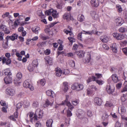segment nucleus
Wrapping results in <instances>:
<instances>
[{
    "mask_svg": "<svg viewBox=\"0 0 127 127\" xmlns=\"http://www.w3.org/2000/svg\"><path fill=\"white\" fill-rule=\"evenodd\" d=\"M69 73V71L67 69H64L62 71L63 74L67 75Z\"/></svg>",
    "mask_w": 127,
    "mask_h": 127,
    "instance_id": "nucleus-41",
    "label": "nucleus"
},
{
    "mask_svg": "<svg viewBox=\"0 0 127 127\" xmlns=\"http://www.w3.org/2000/svg\"><path fill=\"white\" fill-rule=\"evenodd\" d=\"M116 7L118 12L119 13L121 12L122 11V9L121 5L119 4L117 5Z\"/></svg>",
    "mask_w": 127,
    "mask_h": 127,
    "instance_id": "nucleus-35",
    "label": "nucleus"
},
{
    "mask_svg": "<svg viewBox=\"0 0 127 127\" xmlns=\"http://www.w3.org/2000/svg\"><path fill=\"white\" fill-rule=\"evenodd\" d=\"M4 34L2 32H0V41L3 40Z\"/></svg>",
    "mask_w": 127,
    "mask_h": 127,
    "instance_id": "nucleus-54",
    "label": "nucleus"
},
{
    "mask_svg": "<svg viewBox=\"0 0 127 127\" xmlns=\"http://www.w3.org/2000/svg\"><path fill=\"white\" fill-rule=\"evenodd\" d=\"M121 124L118 122H117L115 125V127H121Z\"/></svg>",
    "mask_w": 127,
    "mask_h": 127,
    "instance_id": "nucleus-61",
    "label": "nucleus"
},
{
    "mask_svg": "<svg viewBox=\"0 0 127 127\" xmlns=\"http://www.w3.org/2000/svg\"><path fill=\"white\" fill-rule=\"evenodd\" d=\"M53 9H51L48 10H47L45 12V14L46 15H50L52 14Z\"/></svg>",
    "mask_w": 127,
    "mask_h": 127,
    "instance_id": "nucleus-36",
    "label": "nucleus"
},
{
    "mask_svg": "<svg viewBox=\"0 0 127 127\" xmlns=\"http://www.w3.org/2000/svg\"><path fill=\"white\" fill-rule=\"evenodd\" d=\"M95 75L96 77H95L96 78V79L97 78H101L102 77V74L99 73H95Z\"/></svg>",
    "mask_w": 127,
    "mask_h": 127,
    "instance_id": "nucleus-47",
    "label": "nucleus"
},
{
    "mask_svg": "<svg viewBox=\"0 0 127 127\" xmlns=\"http://www.w3.org/2000/svg\"><path fill=\"white\" fill-rule=\"evenodd\" d=\"M115 21L117 24V25L118 26H121L124 22L123 19L120 17H119L116 19Z\"/></svg>",
    "mask_w": 127,
    "mask_h": 127,
    "instance_id": "nucleus-11",
    "label": "nucleus"
},
{
    "mask_svg": "<svg viewBox=\"0 0 127 127\" xmlns=\"http://www.w3.org/2000/svg\"><path fill=\"white\" fill-rule=\"evenodd\" d=\"M100 40L104 42H106L109 39L108 37L106 35L102 36L100 37Z\"/></svg>",
    "mask_w": 127,
    "mask_h": 127,
    "instance_id": "nucleus-22",
    "label": "nucleus"
},
{
    "mask_svg": "<svg viewBox=\"0 0 127 127\" xmlns=\"http://www.w3.org/2000/svg\"><path fill=\"white\" fill-rule=\"evenodd\" d=\"M71 88L73 90H76L77 91H79L83 89V86L82 85L79 84L77 83H75L72 85Z\"/></svg>",
    "mask_w": 127,
    "mask_h": 127,
    "instance_id": "nucleus-3",
    "label": "nucleus"
},
{
    "mask_svg": "<svg viewBox=\"0 0 127 127\" xmlns=\"http://www.w3.org/2000/svg\"><path fill=\"white\" fill-rule=\"evenodd\" d=\"M31 64L32 65V66H33L34 67V68L36 67H37L38 64L37 61L35 60H33L32 62V64Z\"/></svg>",
    "mask_w": 127,
    "mask_h": 127,
    "instance_id": "nucleus-37",
    "label": "nucleus"
},
{
    "mask_svg": "<svg viewBox=\"0 0 127 127\" xmlns=\"http://www.w3.org/2000/svg\"><path fill=\"white\" fill-rule=\"evenodd\" d=\"M5 56L7 58L5 57H3L2 63L4 64L6 63V64L8 65L10 64L11 63V61L9 57H10V55L9 53H6L5 54Z\"/></svg>",
    "mask_w": 127,
    "mask_h": 127,
    "instance_id": "nucleus-2",
    "label": "nucleus"
},
{
    "mask_svg": "<svg viewBox=\"0 0 127 127\" xmlns=\"http://www.w3.org/2000/svg\"><path fill=\"white\" fill-rule=\"evenodd\" d=\"M120 32L122 33H124L127 31V28L124 27H121L119 29Z\"/></svg>",
    "mask_w": 127,
    "mask_h": 127,
    "instance_id": "nucleus-30",
    "label": "nucleus"
},
{
    "mask_svg": "<svg viewBox=\"0 0 127 127\" xmlns=\"http://www.w3.org/2000/svg\"><path fill=\"white\" fill-rule=\"evenodd\" d=\"M69 97L68 95L66 96V99L64 102H62V105L66 104V105L68 107V108L72 110L74 108V107L72 106L70 103L68 101V98Z\"/></svg>",
    "mask_w": 127,
    "mask_h": 127,
    "instance_id": "nucleus-5",
    "label": "nucleus"
},
{
    "mask_svg": "<svg viewBox=\"0 0 127 127\" xmlns=\"http://www.w3.org/2000/svg\"><path fill=\"white\" fill-rule=\"evenodd\" d=\"M111 77L113 82L115 83H117L120 80L117 75L116 74H113L111 76Z\"/></svg>",
    "mask_w": 127,
    "mask_h": 127,
    "instance_id": "nucleus-13",
    "label": "nucleus"
},
{
    "mask_svg": "<svg viewBox=\"0 0 127 127\" xmlns=\"http://www.w3.org/2000/svg\"><path fill=\"white\" fill-rule=\"evenodd\" d=\"M68 39L69 40L70 42L71 43V45L73 42L75 41V39L73 38L72 37H68Z\"/></svg>",
    "mask_w": 127,
    "mask_h": 127,
    "instance_id": "nucleus-44",
    "label": "nucleus"
},
{
    "mask_svg": "<svg viewBox=\"0 0 127 127\" xmlns=\"http://www.w3.org/2000/svg\"><path fill=\"white\" fill-rule=\"evenodd\" d=\"M28 80H26L23 83V86L26 88H29L31 91H33L34 90V87L31 85L29 83Z\"/></svg>",
    "mask_w": 127,
    "mask_h": 127,
    "instance_id": "nucleus-8",
    "label": "nucleus"
},
{
    "mask_svg": "<svg viewBox=\"0 0 127 127\" xmlns=\"http://www.w3.org/2000/svg\"><path fill=\"white\" fill-rule=\"evenodd\" d=\"M46 94L48 96H50L53 97L54 95V93L52 91L49 90L47 91L46 92Z\"/></svg>",
    "mask_w": 127,
    "mask_h": 127,
    "instance_id": "nucleus-25",
    "label": "nucleus"
},
{
    "mask_svg": "<svg viewBox=\"0 0 127 127\" xmlns=\"http://www.w3.org/2000/svg\"><path fill=\"white\" fill-rule=\"evenodd\" d=\"M18 38V35L16 33L13 34L12 36H7L5 38L7 40V42H8V40H11L12 41H13L15 39H17Z\"/></svg>",
    "mask_w": 127,
    "mask_h": 127,
    "instance_id": "nucleus-10",
    "label": "nucleus"
},
{
    "mask_svg": "<svg viewBox=\"0 0 127 127\" xmlns=\"http://www.w3.org/2000/svg\"><path fill=\"white\" fill-rule=\"evenodd\" d=\"M110 48L114 52L116 53L117 52V47L115 44H111L110 46Z\"/></svg>",
    "mask_w": 127,
    "mask_h": 127,
    "instance_id": "nucleus-21",
    "label": "nucleus"
},
{
    "mask_svg": "<svg viewBox=\"0 0 127 127\" xmlns=\"http://www.w3.org/2000/svg\"><path fill=\"white\" fill-rule=\"evenodd\" d=\"M9 13L8 12H6L2 16V18H4L5 17H7L9 15Z\"/></svg>",
    "mask_w": 127,
    "mask_h": 127,
    "instance_id": "nucleus-51",
    "label": "nucleus"
},
{
    "mask_svg": "<svg viewBox=\"0 0 127 127\" xmlns=\"http://www.w3.org/2000/svg\"><path fill=\"white\" fill-rule=\"evenodd\" d=\"M6 26L3 25H0V29H2L4 31L5 29H6Z\"/></svg>",
    "mask_w": 127,
    "mask_h": 127,
    "instance_id": "nucleus-48",
    "label": "nucleus"
},
{
    "mask_svg": "<svg viewBox=\"0 0 127 127\" xmlns=\"http://www.w3.org/2000/svg\"><path fill=\"white\" fill-rule=\"evenodd\" d=\"M4 71V73L5 75H7V76L12 75L11 73L9 68L6 69Z\"/></svg>",
    "mask_w": 127,
    "mask_h": 127,
    "instance_id": "nucleus-29",
    "label": "nucleus"
},
{
    "mask_svg": "<svg viewBox=\"0 0 127 127\" xmlns=\"http://www.w3.org/2000/svg\"><path fill=\"white\" fill-rule=\"evenodd\" d=\"M67 116L68 117H70L72 116V114L71 111L69 109L67 110Z\"/></svg>",
    "mask_w": 127,
    "mask_h": 127,
    "instance_id": "nucleus-50",
    "label": "nucleus"
},
{
    "mask_svg": "<svg viewBox=\"0 0 127 127\" xmlns=\"http://www.w3.org/2000/svg\"><path fill=\"white\" fill-rule=\"evenodd\" d=\"M20 23V22L19 20H16L14 22V25L15 26H18L19 25Z\"/></svg>",
    "mask_w": 127,
    "mask_h": 127,
    "instance_id": "nucleus-64",
    "label": "nucleus"
},
{
    "mask_svg": "<svg viewBox=\"0 0 127 127\" xmlns=\"http://www.w3.org/2000/svg\"><path fill=\"white\" fill-rule=\"evenodd\" d=\"M87 90V94L88 95H90L92 94L93 93V91L92 89H88Z\"/></svg>",
    "mask_w": 127,
    "mask_h": 127,
    "instance_id": "nucleus-45",
    "label": "nucleus"
},
{
    "mask_svg": "<svg viewBox=\"0 0 127 127\" xmlns=\"http://www.w3.org/2000/svg\"><path fill=\"white\" fill-rule=\"evenodd\" d=\"M55 70L57 76L58 77L60 76L62 73V71L61 69L59 67H57L55 68Z\"/></svg>",
    "mask_w": 127,
    "mask_h": 127,
    "instance_id": "nucleus-20",
    "label": "nucleus"
},
{
    "mask_svg": "<svg viewBox=\"0 0 127 127\" xmlns=\"http://www.w3.org/2000/svg\"><path fill=\"white\" fill-rule=\"evenodd\" d=\"M16 76L17 79H18L19 80H20L22 77V74L21 72H18Z\"/></svg>",
    "mask_w": 127,
    "mask_h": 127,
    "instance_id": "nucleus-40",
    "label": "nucleus"
},
{
    "mask_svg": "<svg viewBox=\"0 0 127 127\" xmlns=\"http://www.w3.org/2000/svg\"><path fill=\"white\" fill-rule=\"evenodd\" d=\"M51 15L53 18L54 19L57 18L59 17V13L57 12L56 10L53 9Z\"/></svg>",
    "mask_w": 127,
    "mask_h": 127,
    "instance_id": "nucleus-16",
    "label": "nucleus"
},
{
    "mask_svg": "<svg viewBox=\"0 0 127 127\" xmlns=\"http://www.w3.org/2000/svg\"><path fill=\"white\" fill-rule=\"evenodd\" d=\"M77 19L78 21L80 22H82L84 21L85 18L83 14H79L78 16Z\"/></svg>",
    "mask_w": 127,
    "mask_h": 127,
    "instance_id": "nucleus-26",
    "label": "nucleus"
},
{
    "mask_svg": "<svg viewBox=\"0 0 127 127\" xmlns=\"http://www.w3.org/2000/svg\"><path fill=\"white\" fill-rule=\"evenodd\" d=\"M53 121L51 119L48 120L46 122V126L48 127H52V125Z\"/></svg>",
    "mask_w": 127,
    "mask_h": 127,
    "instance_id": "nucleus-24",
    "label": "nucleus"
},
{
    "mask_svg": "<svg viewBox=\"0 0 127 127\" xmlns=\"http://www.w3.org/2000/svg\"><path fill=\"white\" fill-rule=\"evenodd\" d=\"M96 78L95 76H92L91 77H89L88 79L87 80V83H89L92 81H95Z\"/></svg>",
    "mask_w": 127,
    "mask_h": 127,
    "instance_id": "nucleus-28",
    "label": "nucleus"
},
{
    "mask_svg": "<svg viewBox=\"0 0 127 127\" xmlns=\"http://www.w3.org/2000/svg\"><path fill=\"white\" fill-rule=\"evenodd\" d=\"M91 3L92 6L97 7L99 5L98 0H91Z\"/></svg>",
    "mask_w": 127,
    "mask_h": 127,
    "instance_id": "nucleus-12",
    "label": "nucleus"
},
{
    "mask_svg": "<svg viewBox=\"0 0 127 127\" xmlns=\"http://www.w3.org/2000/svg\"><path fill=\"white\" fill-rule=\"evenodd\" d=\"M94 102L97 105L100 106L102 103L101 99L98 97H95L94 98Z\"/></svg>",
    "mask_w": 127,
    "mask_h": 127,
    "instance_id": "nucleus-14",
    "label": "nucleus"
},
{
    "mask_svg": "<svg viewBox=\"0 0 127 127\" xmlns=\"http://www.w3.org/2000/svg\"><path fill=\"white\" fill-rule=\"evenodd\" d=\"M5 92L7 95H9L13 96L15 94L14 90L10 88L6 89Z\"/></svg>",
    "mask_w": 127,
    "mask_h": 127,
    "instance_id": "nucleus-9",
    "label": "nucleus"
},
{
    "mask_svg": "<svg viewBox=\"0 0 127 127\" xmlns=\"http://www.w3.org/2000/svg\"><path fill=\"white\" fill-rule=\"evenodd\" d=\"M90 14L94 19H96L98 18V15L94 11H91Z\"/></svg>",
    "mask_w": 127,
    "mask_h": 127,
    "instance_id": "nucleus-23",
    "label": "nucleus"
},
{
    "mask_svg": "<svg viewBox=\"0 0 127 127\" xmlns=\"http://www.w3.org/2000/svg\"><path fill=\"white\" fill-rule=\"evenodd\" d=\"M106 90L107 93L110 94L112 93L114 91V89L111 88L110 85L109 84L107 85Z\"/></svg>",
    "mask_w": 127,
    "mask_h": 127,
    "instance_id": "nucleus-17",
    "label": "nucleus"
},
{
    "mask_svg": "<svg viewBox=\"0 0 127 127\" xmlns=\"http://www.w3.org/2000/svg\"><path fill=\"white\" fill-rule=\"evenodd\" d=\"M22 105V104L21 103H19L17 104L16 107L18 109H19L21 107Z\"/></svg>",
    "mask_w": 127,
    "mask_h": 127,
    "instance_id": "nucleus-60",
    "label": "nucleus"
},
{
    "mask_svg": "<svg viewBox=\"0 0 127 127\" xmlns=\"http://www.w3.org/2000/svg\"><path fill=\"white\" fill-rule=\"evenodd\" d=\"M84 114L83 112L81 111L80 113H79L78 115V118L82 119L84 117Z\"/></svg>",
    "mask_w": 127,
    "mask_h": 127,
    "instance_id": "nucleus-34",
    "label": "nucleus"
},
{
    "mask_svg": "<svg viewBox=\"0 0 127 127\" xmlns=\"http://www.w3.org/2000/svg\"><path fill=\"white\" fill-rule=\"evenodd\" d=\"M72 104L74 105H76L78 103L77 100L73 101L72 102Z\"/></svg>",
    "mask_w": 127,
    "mask_h": 127,
    "instance_id": "nucleus-63",
    "label": "nucleus"
},
{
    "mask_svg": "<svg viewBox=\"0 0 127 127\" xmlns=\"http://www.w3.org/2000/svg\"><path fill=\"white\" fill-rule=\"evenodd\" d=\"M34 67L32 65L29 64L27 67V69L30 72L32 71L34 69Z\"/></svg>",
    "mask_w": 127,
    "mask_h": 127,
    "instance_id": "nucleus-33",
    "label": "nucleus"
},
{
    "mask_svg": "<svg viewBox=\"0 0 127 127\" xmlns=\"http://www.w3.org/2000/svg\"><path fill=\"white\" fill-rule=\"evenodd\" d=\"M69 64L72 67H74L75 66V62L73 61H71L69 63Z\"/></svg>",
    "mask_w": 127,
    "mask_h": 127,
    "instance_id": "nucleus-58",
    "label": "nucleus"
},
{
    "mask_svg": "<svg viewBox=\"0 0 127 127\" xmlns=\"http://www.w3.org/2000/svg\"><path fill=\"white\" fill-rule=\"evenodd\" d=\"M71 16V15L69 12H66L63 15V18L64 19L69 20Z\"/></svg>",
    "mask_w": 127,
    "mask_h": 127,
    "instance_id": "nucleus-15",
    "label": "nucleus"
},
{
    "mask_svg": "<svg viewBox=\"0 0 127 127\" xmlns=\"http://www.w3.org/2000/svg\"><path fill=\"white\" fill-rule=\"evenodd\" d=\"M45 59L46 64H48L50 65H51L52 64V59L51 57L47 56L45 58Z\"/></svg>",
    "mask_w": 127,
    "mask_h": 127,
    "instance_id": "nucleus-18",
    "label": "nucleus"
},
{
    "mask_svg": "<svg viewBox=\"0 0 127 127\" xmlns=\"http://www.w3.org/2000/svg\"><path fill=\"white\" fill-rule=\"evenodd\" d=\"M108 116L106 113H105L103 115L102 119L103 121H107L108 120Z\"/></svg>",
    "mask_w": 127,
    "mask_h": 127,
    "instance_id": "nucleus-31",
    "label": "nucleus"
},
{
    "mask_svg": "<svg viewBox=\"0 0 127 127\" xmlns=\"http://www.w3.org/2000/svg\"><path fill=\"white\" fill-rule=\"evenodd\" d=\"M19 80L18 79H17L16 78L14 79V84L16 85H18L20 83V82H18V81Z\"/></svg>",
    "mask_w": 127,
    "mask_h": 127,
    "instance_id": "nucleus-49",
    "label": "nucleus"
},
{
    "mask_svg": "<svg viewBox=\"0 0 127 127\" xmlns=\"http://www.w3.org/2000/svg\"><path fill=\"white\" fill-rule=\"evenodd\" d=\"M40 28L39 27H35L32 28V29L33 32L35 34H38V31L40 30Z\"/></svg>",
    "mask_w": 127,
    "mask_h": 127,
    "instance_id": "nucleus-27",
    "label": "nucleus"
},
{
    "mask_svg": "<svg viewBox=\"0 0 127 127\" xmlns=\"http://www.w3.org/2000/svg\"><path fill=\"white\" fill-rule=\"evenodd\" d=\"M113 36L118 40H121L124 38L125 36L123 34L114 33L112 34Z\"/></svg>",
    "mask_w": 127,
    "mask_h": 127,
    "instance_id": "nucleus-7",
    "label": "nucleus"
},
{
    "mask_svg": "<svg viewBox=\"0 0 127 127\" xmlns=\"http://www.w3.org/2000/svg\"><path fill=\"white\" fill-rule=\"evenodd\" d=\"M57 23V22H53L47 25V27L49 28L53 27Z\"/></svg>",
    "mask_w": 127,
    "mask_h": 127,
    "instance_id": "nucleus-46",
    "label": "nucleus"
},
{
    "mask_svg": "<svg viewBox=\"0 0 127 127\" xmlns=\"http://www.w3.org/2000/svg\"><path fill=\"white\" fill-rule=\"evenodd\" d=\"M121 108V112L122 114H123L126 112V109L125 107L123 106H122Z\"/></svg>",
    "mask_w": 127,
    "mask_h": 127,
    "instance_id": "nucleus-42",
    "label": "nucleus"
},
{
    "mask_svg": "<svg viewBox=\"0 0 127 127\" xmlns=\"http://www.w3.org/2000/svg\"><path fill=\"white\" fill-rule=\"evenodd\" d=\"M8 42H7V40H6V42H5L4 44H3L2 46L4 48H6L8 47Z\"/></svg>",
    "mask_w": 127,
    "mask_h": 127,
    "instance_id": "nucleus-56",
    "label": "nucleus"
},
{
    "mask_svg": "<svg viewBox=\"0 0 127 127\" xmlns=\"http://www.w3.org/2000/svg\"><path fill=\"white\" fill-rule=\"evenodd\" d=\"M112 104L110 102L107 101L106 103L105 104V105L107 106L110 107L112 105Z\"/></svg>",
    "mask_w": 127,
    "mask_h": 127,
    "instance_id": "nucleus-53",
    "label": "nucleus"
},
{
    "mask_svg": "<svg viewBox=\"0 0 127 127\" xmlns=\"http://www.w3.org/2000/svg\"><path fill=\"white\" fill-rule=\"evenodd\" d=\"M44 53L45 55H48L50 53V50L49 49L46 50L44 51Z\"/></svg>",
    "mask_w": 127,
    "mask_h": 127,
    "instance_id": "nucleus-55",
    "label": "nucleus"
},
{
    "mask_svg": "<svg viewBox=\"0 0 127 127\" xmlns=\"http://www.w3.org/2000/svg\"><path fill=\"white\" fill-rule=\"evenodd\" d=\"M54 102V101L53 99L49 100L48 99H46L43 104V106L45 107H48L49 106H52Z\"/></svg>",
    "mask_w": 127,
    "mask_h": 127,
    "instance_id": "nucleus-4",
    "label": "nucleus"
},
{
    "mask_svg": "<svg viewBox=\"0 0 127 127\" xmlns=\"http://www.w3.org/2000/svg\"><path fill=\"white\" fill-rule=\"evenodd\" d=\"M38 115V118H41L43 116L42 111L39 109H37L35 112V113L34 114L33 118L34 119V121H36L37 120V117Z\"/></svg>",
    "mask_w": 127,
    "mask_h": 127,
    "instance_id": "nucleus-1",
    "label": "nucleus"
},
{
    "mask_svg": "<svg viewBox=\"0 0 127 127\" xmlns=\"http://www.w3.org/2000/svg\"><path fill=\"white\" fill-rule=\"evenodd\" d=\"M37 83H39L41 85L43 86L46 83V81L44 79H41L39 81H38Z\"/></svg>",
    "mask_w": 127,
    "mask_h": 127,
    "instance_id": "nucleus-32",
    "label": "nucleus"
},
{
    "mask_svg": "<svg viewBox=\"0 0 127 127\" xmlns=\"http://www.w3.org/2000/svg\"><path fill=\"white\" fill-rule=\"evenodd\" d=\"M9 118L11 120H12L14 121H16V118H15L14 115H12L9 116Z\"/></svg>",
    "mask_w": 127,
    "mask_h": 127,
    "instance_id": "nucleus-59",
    "label": "nucleus"
},
{
    "mask_svg": "<svg viewBox=\"0 0 127 127\" xmlns=\"http://www.w3.org/2000/svg\"><path fill=\"white\" fill-rule=\"evenodd\" d=\"M75 54L80 58H82L84 56V52L82 50L79 51L75 52Z\"/></svg>",
    "mask_w": 127,
    "mask_h": 127,
    "instance_id": "nucleus-19",
    "label": "nucleus"
},
{
    "mask_svg": "<svg viewBox=\"0 0 127 127\" xmlns=\"http://www.w3.org/2000/svg\"><path fill=\"white\" fill-rule=\"evenodd\" d=\"M5 83L6 84H9L12 83L13 80L12 75L7 76L4 78Z\"/></svg>",
    "mask_w": 127,
    "mask_h": 127,
    "instance_id": "nucleus-6",
    "label": "nucleus"
},
{
    "mask_svg": "<svg viewBox=\"0 0 127 127\" xmlns=\"http://www.w3.org/2000/svg\"><path fill=\"white\" fill-rule=\"evenodd\" d=\"M38 103L37 101H34L33 102L32 105L34 107H36L38 105Z\"/></svg>",
    "mask_w": 127,
    "mask_h": 127,
    "instance_id": "nucleus-43",
    "label": "nucleus"
},
{
    "mask_svg": "<svg viewBox=\"0 0 127 127\" xmlns=\"http://www.w3.org/2000/svg\"><path fill=\"white\" fill-rule=\"evenodd\" d=\"M95 81L97 83L100 85H102L104 83L103 81L101 80H97L95 79Z\"/></svg>",
    "mask_w": 127,
    "mask_h": 127,
    "instance_id": "nucleus-39",
    "label": "nucleus"
},
{
    "mask_svg": "<svg viewBox=\"0 0 127 127\" xmlns=\"http://www.w3.org/2000/svg\"><path fill=\"white\" fill-rule=\"evenodd\" d=\"M91 32L90 31H82V33L86 34H89L91 35Z\"/></svg>",
    "mask_w": 127,
    "mask_h": 127,
    "instance_id": "nucleus-57",
    "label": "nucleus"
},
{
    "mask_svg": "<svg viewBox=\"0 0 127 127\" xmlns=\"http://www.w3.org/2000/svg\"><path fill=\"white\" fill-rule=\"evenodd\" d=\"M102 47L105 49L108 50L109 49L108 46L106 44H104L102 45Z\"/></svg>",
    "mask_w": 127,
    "mask_h": 127,
    "instance_id": "nucleus-62",
    "label": "nucleus"
},
{
    "mask_svg": "<svg viewBox=\"0 0 127 127\" xmlns=\"http://www.w3.org/2000/svg\"><path fill=\"white\" fill-rule=\"evenodd\" d=\"M122 83L120 82L117 84L116 86L117 88L118 89H120L122 86Z\"/></svg>",
    "mask_w": 127,
    "mask_h": 127,
    "instance_id": "nucleus-52",
    "label": "nucleus"
},
{
    "mask_svg": "<svg viewBox=\"0 0 127 127\" xmlns=\"http://www.w3.org/2000/svg\"><path fill=\"white\" fill-rule=\"evenodd\" d=\"M40 38L44 40H46L49 38L48 36H46L44 34H41L40 35Z\"/></svg>",
    "mask_w": 127,
    "mask_h": 127,
    "instance_id": "nucleus-38",
    "label": "nucleus"
}]
</instances>
